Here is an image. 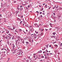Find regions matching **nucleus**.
Wrapping results in <instances>:
<instances>
[{"mask_svg":"<svg viewBox=\"0 0 62 62\" xmlns=\"http://www.w3.org/2000/svg\"><path fill=\"white\" fill-rule=\"evenodd\" d=\"M26 9H28V10L29 9V8H26Z\"/></svg>","mask_w":62,"mask_h":62,"instance_id":"obj_57","label":"nucleus"},{"mask_svg":"<svg viewBox=\"0 0 62 62\" xmlns=\"http://www.w3.org/2000/svg\"><path fill=\"white\" fill-rule=\"evenodd\" d=\"M16 53V51H15L13 53V54H14V53Z\"/></svg>","mask_w":62,"mask_h":62,"instance_id":"obj_26","label":"nucleus"},{"mask_svg":"<svg viewBox=\"0 0 62 62\" xmlns=\"http://www.w3.org/2000/svg\"><path fill=\"white\" fill-rule=\"evenodd\" d=\"M17 20H20V19H19V18H17Z\"/></svg>","mask_w":62,"mask_h":62,"instance_id":"obj_47","label":"nucleus"},{"mask_svg":"<svg viewBox=\"0 0 62 62\" xmlns=\"http://www.w3.org/2000/svg\"><path fill=\"white\" fill-rule=\"evenodd\" d=\"M12 47H13V48H14V47H15V46L14 45V44H13L12 45Z\"/></svg>","mask_w":62,"mask_h":62,"instance_id":"obj_9","label":"nucleus"},{"mask_svg":"<svg viewBox=\"0 0 62 62\" xmlns=\"http://www.w3.org/2000/svg\"><path fill=\"white\" fill-rule=\"evenodd\" d=\"M8 29H9V30H11V31H12L13 30V29H12L11 28H8Z\"/></svg>","mask_w":62,"mask_h":62,"instance_id":"obj_5","label":"nucleus"},{"mask_svg":"<svg viewBox=\"0 0 62 62\" xmlns=\"http://www.w3.org/2000/svg\"><path fill=\"white\" fill-rule=\"evenodd\" d=\"M7 50L8 51H9V49H8V48H7Z\"/></svg>","mask_w":62,"mask_h":62,"instance_id":"obj_60","label":"nucleus"},{"mask_svg":"<svg viewBox=\"0 0 62 62\" xmlns=\"http://www.w3.org/2000/svg\"><path fill=\"white\" fill-rule=\"evenodd\" d=\"M46 6H47V5H46L45 6V7H46V8H47V7Z\"/></svg>","mask_w":62,"mask_h":62,"instance_id":"obj_38","label":"nucleus"},{"mask_svg":"<svg viewBox=\"0 0 62 62\" xmlns=\"http://www.w3.org/2000/svg\"><path fill=\"white\" fill-rule=\"evenodd\" d=\"M5 50L6 51H7V49H4V48H2L1 49V51H2V50Z\"/></svg>","mask_w":62,"mask_h":62,"instance_id":"obj_6","label":"nucleus"},{"mask_svg":"<svg viewBox=\"0 0 62 62\" xmlns=\"http://www.w3.org/2000/svg\"><path fill=\"white\" fill-rule=\"evenodd\" d=\"M36 36H37V35L35 34L33 36L34 37H35H35L34 38V39H36V38H37Z\"/></svg>","mask_w":62,"mask_h":62,"instance_id":"obj_1","label":"nucleus"},{"mask_svg":"<svg viewBox=\"0 0 62 62\" xmlns=\"http://www.w3.org/2000/svg\"><path fill=\"white\" fill-rule=\"evenodd\" d=\"M14 48H12V50H11L12 52H13L14 51Z\"/></svg>","mask_w":62,"mask_h":62,"instance_id":"obj_14","label":"nucleus"},{"mask_svg":"<svg viewBox=\"0 0 62 62\" xmlns=\"http://www.w3.org/2000/svg\"><path fill=\"white\" fill-rule=\"evenodd\" d=\"M41 33L40 34V36H43V32H41Z\"/></svg>","mask_w":62,"mask_h":62,"instance_id":"obj_4","label":"nucleus"},{"mask_svg":"<svg viewBox=\"0 0 62 62\" xmlns=\"http://www.w3.org/2000/svg\"><path fill=\"white\" fill-rule=\"evenodd\" d=\"M55 8V7H53V9H54V8Z\"/></svg>","mask_w":62,"mask_h":62,"instance_id":"obj_52","label":"nucleus"},{"mask_svg":"<svg viewBox=\"0 0 62 62\" xmlns=\"http://www.w3.org/2000/svg\"><path fill=\"white\" fill-rule=\"evenodd\" d=\"M30 62H33V60H31Z\"/></svg>","mask_w":62,"mask_h":62,"instance_id":"obj_39","label":"nucleus"},{"mask_svg":"<svg viewBox=\"0 0 62 62\" xmlns=\"http://www.w3.org/2000/svg\"><path fill=\"white\" fill-rule=\"evenodd\" d=\"M40 53H42V51H41V50H40Z\"/></svg>","mask_w":62,"mask_h":62,"instance_id":"obj_50","label":"nucleus"},{"mask_svg":"<svg viewBox=\"0 0 62 62\" xmlns=\"http://www.w3.org/2000/svg\"><path fill=\"white\" fill-rule=\"evenodd\" d=\"M23 32H24V33L25 34H26V32H24V31H23Z\"/></svg>","mask_w":62,"mask_h":62,"instance_id":"obj_35","label":"nucleus"},{"mask_svg":"<svg viewBox=\"0 0 62 62\" xmlns=\"http://www.w3.org/2000/svg\"><path fill=\"white\" fill-rule=\"evenodd\" d=\"M42 14H43V15H45V14L44 13H42Z\"/></svg>","mask_w":62,"mask_h":62,"instance_id":"obj_53","label":"nucleus"},{"mask_svg":"<svg viewBox=\"0 0 62 62\" xmlns=\"http://www.w3.org/2000/svg\"><path fill=\"white\" fill-rule=\"evenodd\" d=\"M38 19L39 20H40V17H38Z\"/></svg>","mask_w":62,"mask_h":62,"instance_id":"obj_24","label":"nucleus"},{"mask_svg":"<svg viewBox=\"0 0 62 62\" xmlns=\"http://www.w3.org/2000/svg\"><path fill=\"white\" fill-rule=\"evenodd\" d=\"M15 41L16 42V46H17V43H18V40H15Z\"/></svg>","mask_w":62,"mask_h":62,"instance_id":"obj_2","label":"nucleus"},{"mask_svg":"<svg viewBox=\"0 0 62 62\" xmlns=\"http://www.w3.org/2000/svg\"><path fill=\"white\" fill-rule=\"evenodd\" d=\"M15 32H16L17 33H18V31H17V29H16L15 30Z\"/></svg>","mask_w":62,"mask_h":62,"instance_id":"obj_18","label":"nucleus"},{"mask_svg":"<svg viewBox=\"0 0 62 62\" xmlns=\"http://www.w3.org/2000/svg\"><path fill=\"white\" fill-rule=\"evenodd\" d=\"M56 43V42H53V44H54V43Z\"/></svg>","mask_w":62,"mask_h":62,"instance_id":"obj_41","label":"nucleus"},{"mask_svg":"<svg viewBox=\"0 0 62 62\" xmlns=\"http://www.w3.org/2000/svg\"><path fill=\"white\" fill-rule=\"evenodd\" d=\"M23 22V21H21L20 22V24H21V23H22V22Z\"/></svg>","mask_w":62,"mask_h":62,"instance_id":"obj_46","label":"nucleus"},{"mask_svg":"<svg viewBox=\"0 0 62 62\" xmlns=\"http://www.w3.org/2000/svg\"><path fill=\"white\" fill-rule=\"evenodd\" d=\"M40 17H41V18H42V17H43V16H42V15H40Z\"/></svg>","mask_w":62,"mask_h":62,"instance_id":"obj_37","label":"nucleus"},{"mask_svg":"<svg viewBox=\"0 0 62 62\" xmlns=\"http://www.w3.org/2000/svg\"><path fill=\"white\" fill-rule=\"evenodd\" d=\"M55 13H54L53 14L54 15V16H55Z\"/></svg>","mask_w":62,"mask_h":62,"instance_id":"obj_59","label":"nucleus"},{"mask_svg":"<svg viewBox=\"0 0 62 62\" xmlns=\"http://www.w3.org/2000/svg\"><path fill=\"white\" fill-rule=\"evenodd\" d=\"M1 7H2V8H4V6L3 5H1Z\"/></svg>","mask_w":62,"mask_h":62,"instance_id":"obj_21","label":"nucleus"},{"mask_svg":"<svg viewBox=\"0 0 62 62\" xmlns=\"http://www.w3.org/2000/svg\"><path fill=\"white\" fill-rule=\"evenodd\" d=\"M54 46L55 47H58V45H55Z\"/></svg>","mask_w":62,"mask_h":62,"instance_id":"obj_12","label":"nucleus"},{"mask_svg":"<svg viewBox=\"0 0 62 62\" xmlns=\"http://www.w3.org/2000/svg\"><path fill=\"white\" fill-rule=\"evenodd\" d=\"M54 52L55 53H57V51L56 50H55Z\"/></svg>","mask_w":62,"mask_h":62,"instance_id":"obj_25","label":"nucleus"},{"mask_svg":"<svg viewBox=\"0 0 62 62\" xmlns=\"http://www.w3.org/2000/svg\"><path fill=\"white\" fill-rule=\"evenodd\" d=\"M25 26H26V27H28L29 26H28V24H26L25 25Z\"/></svg>","mask_w":62,"mask_h":62,"instance_id":"obj_10","label":"nucleus"},{"mask_svg":"<svg viewBox=\"0 0 62 62\" xmlns=\"http://www.w3.org/2000/svg\"><path fill=\"white\" fill-rule=\"evenodd\" d=\"M50 25L51 27H53V25H52V24L51 23H50Z\"/></svg>","mask_w":62,"mask_h":62,"instance_id":"obj_8","label":"nucleus"},{"mask_svg":"<svg viewBox=\"0 0 62 62\" xmlns=\"http://www.w3.org/2000/svg\"><path fill=\"white\" fill-rule=\"evenodd\" d=\"M40 56H40V55L39 54V57H40Z\"/></svg>","mask_w":62,"mask_h":62,"instance_id":"obj_40","label":"nucleus"},{"mask_svg":"<svg viewBox=\"0 0 62 62\" xmlns=\"http://www.w3.org/2000/svg\"><path fill=\"white\" fill-rule=\"evenodd\" d=\"M55 38V36H52L51 37V38Z\"/></svg>","mask_w":62,"mask_h":62,"instance_id":"obj_7","label":"nucleus"},{"mask_svg":"<svg viewBox=\"0 0 62 62\" xmlns=\"http://www.w3.org/2000/svg\"><path fill=\"white\" fill-rule=\"evenodd\" d=\"M56 8H58V6L57 5H56Z\"/></svg>","mask_w":62,"mask_h":62,"instance_id":"obj_20","label":"nucleus"},{"mask_svg":"<svg viewBox=\"0 0 62 62\" xmlns=\"http://www.w3.org/2000/svg\"><path fill=\"white\" fill-rule=\"evenodd\" d=\"M7 33V34H8V33H9V31H7L6 32Z\"/></svg>","mask_w":62,"mask_h":62,"instance_id":"obj_32","label":"nucleus"},{"mask_svg":"<svg viewBox=\"0 0 62 62\" xmlns=\"http://www.w3.org/2000/svg\"><path fill=\"white\" fill-rule=\"evenodd\" d=\"M21 40L22 42H23V39H21Z\"/></svg>","mask_w":62,"mask_h":62,"instance_id":"obj_34","label":"nucleus"},{"mask_svg":"<svg viewBox=\"0 0 62 62\" xmlns=\"http://www.w3.org/2000/svg\"><path fill=\"white\" fill-rule=\"evenodd\" d=\"M29 42H31V39H29Z\"/></svg>","mask_w":62,"mask_h":62,"instance_id":"obj_16","label":"nucleus"},{"mask_svg":"<svg viewBox=\"0 0 62 62\" xmlns=\"http://www.w3.org/2000/svg\"><path fill=\"white\" fill-rule=\"evenodd\" d=\"M26 44H29V42H26Z\"/></svg>","mask_w":62,"mask_h":62,"instance_id":"obj_31","label":"nucleus"},{"mask_svg":"<svg viewBox=\"0 0 62 62\" xmlns=\"http://www.w3.org/2000/svg\"><path fill=\"white\" fill-rule=\"evenodd\" d=\"M36 27H39V26L37 25L36 26Z\"/></svg>","mask_w":62,"mask_h":62,"instance_id":"obj_42","label":"nucleus"},{"mask_svg":"<svg viewBox=\"0 0 62 62\" xmlns=\"http://www.w3.org/2000/svg\"><path fill=\"white\" fill-rule=\"evenodd\" d=\"M39 14H42V12H40V13H39Z\"/></svg>","mask_w":62,"mask_h":62,"instance_id":"obj_43","label":"nucleus"},{"mask_svg":"<svg viewBox=\"0 0 62 62\" xmlns=\"http://www.w3.org/2000/svg\"><path fill=\"white\" fill-rule=\"evenodd\" d=\"M43 8H42V9H41V10H40V11H42V10H43Z\"/></svg>","mask_w":62,"mask_h":62,"instance_id":"obj_29","label":"nucleus"},{"mask_svg":"<svg viewBox=\"0 0 62 62\" xmlns=\"http://www.w3.org/2000/svg\"><path fill=\"white\" fill-rule=\"evenodd\" d=\"M60 9H61V10H62V8H60Z\"/></svg>","mask_w":62,"mask_h":62,"instance_id":"obj_49","label":"nucleus"},{"mask_svg":"<svg viewBox=\"0 0 62 62\" xmlns=\"http://www.w3.org/2000/svg\"><path fill=\"white\" fill-rule=\"evenodd\" d=\"M46 52H47L48 53V50H46Z\"/></svg>","mask_w":62,"mask_h":62,"instance_id":"obj_63","label":"nucleus"},{"mask_svg":"<svg viewBox=\"0 0 62 62\" xmlns=\"http://www.w3.org/2000/svg\"><path fill=\"white\" fill-rule=\"evenodd\" d=\"M11 39V37H9V38H8V39Z\"/></svg>","mask_w":62,"mask_h":62,"instance_id":"obj_27","label":"nucleus"},{"mask_svg":"<svg viewBox=\"0 0 62 62\" xmlns=\"http://www.w3.org/2000/svg\"><path fill=\"white\" fill-rule=\"evenodd\" d=\"M29 61V60H27V62H28Z\"/></svg>","mask_w":62,"mask_h":62,"instance_id":"obj_51","label":"nucleus"},{"mask_svg":"<svg viewBox=\"0 0 62 62\" xmlns=\"http://www.w3.org/2000/svg\"><path fill=\"white\" fill-rule=\"evenodd\" d=\"M16 37L17 38V39H21V37L19 36H16Z\"/></svg>","mask_w":62,"mask_h":62,"instance_id":"obj_3","label":"nucleus"},{"mask_svg":"<svg viewBox=\"0 0 62 62\" xmlns=\"http://www.w3.org/2000/svg\"><path fill=\"white\" fill-rule=\"evenodd\" d=\"M27 39V37H25V38L24 39V40H26V39Z\"/></svg>","mask_w":62,"mask_h":62,"instance_id":"obj_13","label":"nucleus"},{"mask_svg":"<svg viewBox=\"0 0 62 62\" xmlns=\"http://www.w3.org/2000/svg\"><path fill=\"white\" fill-rule=\"evenodd\" d=\"M55 29H57H57H58V28H57V27H55Z\"/></svg>","mask_w":62,"mask_h":62,"instance_id":"obj_62","label":"nucleus"},{"mask_svg":"<svg viewBox=\"0 0 62 62\" xmlns=\"http://www.w3.org/2000/svg\"><path fill=\"white\" fill-rule=\"evenodd\" d=\"M0 17H2V15L0 14Z\"/></svg>","mask_w":62,"mask_h":62,"instance_id":"obj_58","label":"nucleus"},{"mask_svg":"<svg viewBox=\"0 0 62 62\" xmlns=\"http://www.w3.org/2000/svg\"><path fill=\"white\" fill-rule=\"evenodd\" d=\"M8 35H9V36L10 35V36H11V34H8Z\"/></svg>","mask_w":62,"mask_h":62,"instance_id":"obj_61","label":"nucleus"},{"mask_svg":"<svg viewBox=\"0 0 62 62\" xmlns=\"http://www.w3.org/2000/svg\"><path fill=\"white\" fill-rule=\"evenodd\" d=\"M34 25L37 26V25H38V24L37 23H35L34 24Z\"/></svg>","mask_w":62,"mask_h":62,"instance_id":"obj_11","label":"nucleus"},{"mask_svg":"<svg viewBox=\"0 0 62 62\" xmlns=\"http://www.w3.org/2000/svg\"><path fill=\"white\" fill-rule=\"evenodd\" d=\"M27 39H29V38L27 36Z\"/></svg>","mask_w":62,"mask_h":62,"instance_id":"obj_44","label":"nucleus"},{"mask_svg":"<svg viewBox=\"0 0 62 62\" xmlns=\"http://www.w3.org/2000/svg\"><path fill=\"white\" fill-rule=\"evenodd\" d=\"M33 57L34 58H35V57H36V56H35V55L33 56Z\"/></svg>","mask_w":62,"mask_h":62,"instance_id":"obj_45","label":"nucleus"},{"mask_svg":"<svg viewBox=\"0 0 62 62\" xmlns=\"http://www.w3.org/2000/svg\"><path fill=\"white\" fill-rule=\"evenodd\" d=\"M45 29L46 31H48V29Z\"/></svg>","mask_w":62,"mask_h":62,"instance_id":"obj_48","label":"nucleus"},{"mask_svg":"<svg viewBox=\"0 0 62 62\" xmlns=\"http://www.w3.org/2000/svg\"><path fill=\"white\" fill-rule=\"evenodd\" d=\"M9 60H10V58H8V61H7V62L8 61H9Z\"/></svg>","mask_w":62,"mask_h":62,"instance_id":"obj_30","label":"nucleus"},{"mask_svg":"<svg viewBox=\"0 0 62 62\" xmlns=\"http://www.w3.org/2000/svg\"><path fill=\"white\" fill-rule=\"evenodd\" d=\"M41 57L42 58H44V57L43 56H41Z\"/></svg>","mask_w":62,"mask_h":62,"instance_id":"obj_28","label":"nucleus"},{"mask_svg":"<svg viewBox=\"0 0 62 62\" xmlns=\"http://www.w3.org/2000/svg\"><path fill=\"white\" fill-rule=\"evenodd\" d=\"M33 55H34H34H36V54H33Z\"/></svg>","mask_w":62,"mask_h":62,"instance_id":"obj_54","label":"nucleus"},{"mask_svg":"<svg viewBox=\"0 0 62 62\" xmlns=\"http://www.w3.org/2000/svg\"><path fill=\"white\" fill-rule=\"evenodd\" d=\"M5 38L6 39H8V36H7L6 37H5Z\"/></svg>","mask_w":62,"mask_h":62,"instance_id":"obj_17","label":"nucleus"},{"mask_svg":"<svg viewBox=\"0 0 62 62\" xmlns=\"http://www.w3.org/2000/svg\"><path fill=\"white\" fill-rule=\"evenodd\" d=\"M45 58L46 59L47 58V56H45Z\"/></svg>","mask_w":62,"mask_h":62,"instance_id":"obj_64","label":"nucleus"},{"mask_svg":"<svg viewBox=\"0 0 62 62\" xmlns=\"http://www.w3.org/2000/svg\"><path fill=\"white\" fill-rule=\"evenodd\" d=\"M31 41H32V42H32V43H33V42H34V41H33V39H32L31 40Z\"/></svg>","mask_w":62,"mask_h":62,"instance_id":"obj_23","label":"nucleus"},{"mask_svg":"<svg viewBox=\"0 0 62 62\" xmlns=\"http://www.w3.org/2000/svg\"><path fill=\"white\" fill-rule=\"evenodd\" d=\"M30 30L31 31H32L33 30V29L32 28H31L30 29Z\"/></svg>","mask_w":62,"mask_h":62,"instance_id":"obj_15","label":"nucleus"},{"mask_svg":"<svg viewBox=\"0 0 62 62\" xmlns=\"http://www.w3.org/2000/svg\"><path fill=\"white\" fill-rule=\"evenodd\" d=\"M19 31L20 32H21L22 31V29H19Z\"/></svg>","mask_w":62,"mask_h":62,"instance_id":"obj_22","label":"nucleus"},{"mask_svg":"<svg viewBox=\"0 0 62 62\" xmlns=\"http://www.w3.org/2000/svg\"><path fill=\"white\" fill-rule=\"evenodd\" d=\"M14 3H16V1H14Z\"/></svg>","mask_w":62,"mask_h":62,"instance_id":"obj_56","label":"nucleus"},{"mask_svg":"<svg viewBox=\"0 0 62 62\" xmlns=\"http://www.w3.org/2000/svg\"><path fill=\"white\" fill-rule=\"evenodd\" d=\"M56 34V33L55 32H54L53 33V35H55Z\"/></svg>","mask_w":62,"mask_h":62,"instance_id":"obj_19","label":"nucleus"},{"mask_svg":"<svg viewBox=\"0 0 62 62\" xmlns=\"http://www.w3.org/2000/svg\"><path fill=\"white\" fill-rule=\"evenodd\" d=\"M28 8H30V5H28Z\"/></svg>","mask_w":62,"mask_h":62,"instance_id":"obj_33","label":"nucleus"},{"mask_svg":"<svg viewBox=\"0 0 62 62\" xmlns=\"http://www.w3.org/2000/svg\"><path fill=\"white\" fill-rule=\"evenodd\" d=\"M36 12L37 13H39V12H38V11H36Z\"/></svg>","mask_w":62,"mask_h":62,"instance_id":"obj_55","label":"nucleus"},{"mask_svg":"<svg viewBox=\"0 0 62 62\" xmlns=\"http://www.w3.org/2000/svg\"><path fill=\"white\" fill-rule=\"evenodd\" d=\"M24 40H23V42H22V43H23V44L24 43Z\"/></svg>","mask_w":62,"mask_h":62,"instance_id":"obj_36","label":"nucleus"}]
</instances>
